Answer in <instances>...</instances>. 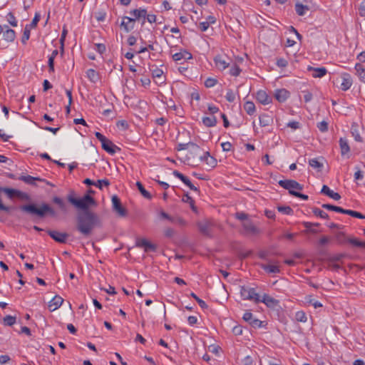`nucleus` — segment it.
Instances as JSON below:
<instances>
[{"instance_id":"19","label":"nucleus","mask_w":365,"mask_h":365,"mask_svg":"<svg viewBox=\"0 0 365 365\" xmlns=\"http://www.w3.org/2000/svg\"><path fill=\"white\" fill-rule=\"evenodd\" d=\"M307 70L312 72V76L314 78H322L327 73V70L324 67L314 68L309 66Z\"/></svg>"},{"instance_id":"62","label":"nucleus","mask_w":365,"mask_h":365,"mask_svg":"<svg viewBox=\"0 0 365 365\" xmlns=\"http://www.w3.org/2000/svg\"><path fill=\"white\" fill-rule=\"evenodd\" d=\"M288 65L286 59L280 58L277 59V66L280 68H284Z\"/></svg>"},{"instance_id":"30","label":"nucleus","mask_w":365,"mask_h":365,"mask_svg":"<svg viewBox=\"0 0 365 365\" xmlns=\"http://www.w3.org/2000/svg\"><path fill=\"white\" fill-rule=\"evenodd\" d=\"M130 14L131 15H133L134 16V18L133 19H135V21L137 19H139L140 18H145V16H147V11L146 9H133L132 11H130Z\"/></svg>"},{"instance_id":"35","label":"nucleus","mask_w":365,"mask_h":365,"mask_svg":"<svg viewBox=\"0 0 365 365\" xmlns=\"http://www.w3.org/2000/svg\"><path fill=\"white\" fill-rule=\"evenodd\" d=\"M182 202L190 204V208L195 212H197V207L195 205L194 200L189 195L188 193H186L183 195Z\"/></svg>"},{"instance_id":"15","label":"nucleus","mask_w":365,"mask_h":365,"mask_svg":"<svg viewBox=\"0 0 365 365\" xmlns=\"http://www.w3.org/2000/svg\"><path fill=\"white\" fill-rule=\"evenodd\" d=\"M38 182L44 183L46 185H49L51 186H53V184L46 181L45 179L40 178L38 177H32L31 175H24V183H26V184H29L31 185H34V186H38Z\"/></svg>"},{"instance_id":"31","label":"nucleus","mask_w":365,"mask_h":365,"mask_svg":"<svg viewBox=\"0 0 365 365\" xmlns=\"http://www.w3.org/2000/svg\"><path fill=\"white\" fill-rule=\"evenodd\" d=\"M256 98L257 101L264 105L268 104L269 103V98L264 91H259L257 93Z\"/></svg>"},{"instance_id":"32","label":"nucleus","mask_w":365,"mask_h":365,"mask_svg":"<svg viewBox=\"0 0 365 365\" xmlns=\"http://www.w3.org/2000/svg\"><path fill=\"white\" fill-rule=\"evenodd\" d=\"M52 202L57 205L59 209L63 212H66L67 210L66 205L65 202L61 199V197L58 196H54L52 198Z\"/></svg>"},{"instance_id":"17","label":"nucleus","mask_w":365,"mask_h":365,"mask_svg":"<svg viewBox=\"0 0 365 365\" xmlns=\"http://www.w3.org/2000/svg\"><path fill=\"white\" fill-rule=\"evenodd\" d=\"M173 175L179 178L183 183H185L189 188L194 191H199L198 188L195 187L187 177L180 173L178 170H174L173 173Z\"/></svg>"},{"instance_id":"48","label":"nucleus","mask_w":365,"mask_h":365,"mask_svg":"<svg viewBox=\"0 0 365 365\" xmlns=\"http://www.w3.org/2000/svg\"><path fill=\"white\" fill-rule=\"evenodd\" d=\"M189 147H192L193 148H197V149H199V146L192 143V142H189L187 143H180L178 145V150H185V149H187Z\"/></svg>"},{"instance_id":"27","label":"nucleus","mask_w":365,"mask_h":365,"mask_svg":"<svg viewBox=\"0 0 365 365\" xmlns=\"http://www.w3.org/2000/svg\"><path fill=\"white\" fill-rule=\"evenodd\" d=\"M202 122L206 127H213L217 123V119L215 115H204Z\"/></svg>"},{"instance_id":"36","label":"nucleus","mask_w":365,"mask_h":365,"mask_svg":"<svg viewBox=\"0 0 365 365\" xmlns=\"http://www.w3.org/2000/svg\"><path fill=\"white\" fill-rule=\"evenodd\" d=\"M15 38V32L14 30L8 29L3 33V39L7 42L13 41Z\"/></svg>"},{"instance_id":"39","label":"nucleus","mask_w":365,"mask_h":365,"mask_svg":"<svg viewBox=\"0 0 365 365\" xmlns=\"http://www.w3.org/2000/svg\"><path fill=\"white\" fill-rule=\"evenodd\" d=\"M309 165L312 168L317 169L318 171H321L324 166L323 163L322 162L319 161V160L317 158L310 159L309 160Z\"/></svg>"},{"instance_id":"20","label":"nucleus","mask_w":365,"mask_h":365,"mask_svg":"<svg viewBox=\"0 0 365 365\" xmlns=\"http://www.w3.org/2000/svg\"><path fill=\"white\" fill-rule=\"evenodd\" d=\"M63 302V299L58 295H56L48 303V308L50 311H55L61 307Z\"/></svg>"},{"instance_id":"16","label":"nucleus","mask_w":365,"mask_h":365,"mask_svg":"<svg viewBox=\"0 0 365 365\" xmlns=\"http://www.w3.org/2000/svg\"><path fill=\"white\" fill-rule=\"evenodd\" d=\"M242 318L254 328H259L262 327V322L258 319L253 318L252 314L250 312H246Z\"/></svg>"},{"instance_id":"40","label":"nucleus","mask_w":365,"mask_h":365,"mask_svg":"<svg viewBox=\"0 0 365 365\" xmlns=\"http://www.w3.org/2000/svg\"><path fill=\"white\" fill-rule=\"evenodd\" d=\"M343 214L349 215L353 217H356L359 219H365V215L357 211L351 210H345L344 209Z\"/></svg>"},{"instance_id":"55","label":"nucleus","mask_w":365,"mask_h":365,"mask_svg":"<svg viewBox=\"0 0 365 365\" xmlns=\"http://www.w3.org/2000/svg\"><path fill=\"white\" fill-rule=\"evenodd\" d=\"M217 83V80L212 78H207L205 81V86L207 88H212Z\"/></svg>"},{"instance_id":"44","label":"nucleus","mask_w":365,"mask_h":365,"mask_svg":"<svg viewBox=\"0 0 365 365\" xmlns=\"http://www.w3.org/2000/svg\"><path fill=\"white\" fill-rule=\"evenodd\" d=\"M355 69L358 73L360 80L363 82H365V69L360 63H356L355 66Z\"/></svg>"},{"instance_id":"8","label":"nucleus","mask_w":365,"mask_h":365,"mask_svg":"<svg viewBox=\"0 0 365 365\" xmlns=\"http://www.w3.org/2000/svg\"><path fill=\"white\" fill-rule=\"evenodd\" d=\"M197 225L201 234L207 237H211L212 228L214 227L212 220H204L198 222Z\"/></svg>"},{"instance_id":"34","label":"nucleus","mask_w":365,"mask_h":365,"mask_svg":"<svg viewBox=\"0 0 365 365\" xmlns=\"http://www.w3.org/2000/svg\"><path fill=\"white\" fill-rule=\"evenodd\" d=\"M295 10L296 13L299 16H304L305 14V11L309 10V7L307 5H303L302 4L297 2L295 4Z\"/></svg>"},{"instance_id":"25","label":"nucleus","mask_w":365,"mask_h":365,"mask_svg":"<svg viewBox=\"0 0 365 365\" xmlns=\"http://www.w3.org/2000/svg\"><path fill=\"white\" fill-rule=\"evenodd\" d=\"M272 115H258L257 120L262 127L269 126L273 123Z\"/></svg>"},{"instance_id":"50","label":"nucleus","mask_w":365,"mask_h":365,"mask_svg":"<svg viewBox=\"0 0 365 365\" xmlns=\"http://www.w3.org/2000/svg\"><path fill=\"white\" fill-rule=\"evenodd\" d=\"M295 319L297 322H305L307 319L305 312L303 311L297 312L295 314Z\"/></svg>"},{"instance_id":"24","label":"nucleus","mask_w":365,"mask_h":365,"mask_svg":"<svg viewBox=\"0 0 365 365\" xmlns=\"http://www.w3.org/2000/svg\"><path fill=\"white\" fill-rule=\"evenodd\" d=\"M201 160L205 161L207 165L210 168H213L217 165V160L213 157L210 156L209 152L205 153L203 156L200 157Z\"/></svg>"},{"instance_id":"33","label":"nucleus","mask_w":365,"mask_h":365,"mask_svg":"<svg viewBox=\"0 0 365 365\" xmlns=\"http://www.w3.org/2000/svg\"><path fill=\"white\" fill-rule=\"evenodd\" d=\"M86 76L93 83H96L99 80L98 73L92 68L87 71Z\"/></svg>"},{"instance_id":"6","label":"nucleus","mask_w":365,"mask_h":365,"mask_svg":"<svg viewBox=\"0 0 365 365\" xmlns=\"http://www.w3.org/2000/svg\"><path fill=\"white\" fill-rule=\"evenodd\" d=\"M240 295L243 299L254 300L255 303L260 301L259 295L255 292L253 287H240Z\"/></svg>"},{"instance_id":"57","label":"nucleus","mask_w":365,"mask_h":365,"mask_svg":"<svg viewBox=\"0 0 365 365\" xmlns=\"http://www.w3.org/2000/svg\"><path fill=\"white\" fill-rule=\"evenodd\" d=\"M106 17V12L103 10L98 11L96 14V19L98 21H103Z\"/></svg>"},{"instance_id":"22","label":"nucleus","mask_w":365,"mask_h":365,"mask_svg":"<svg viewBox=\"0 0 365 365\" xmlns=\"http://www.w3.org/2000/svg\"><path fill=\"white\" fill-rule=\"evenodd\" d=\"M289 96V92L284 88L275 91L274 97L279 102H284Z\"/></svg>"},{"instance_id":"23","label":"nucleus","mask_w":365,"mask_h":365,"mask_svg":"<svg viewBox=\"0 0 365 365\" xmlns=\"http://www.w3.org/2000/svg\"><path fill=\"white\" fill-rule=\"evenodd\" d=\"M192 58V54L186 50L180 51L179 53H176L173 55V58L175 61H178L182 59L189 60Z\"/></svg>"},{"instance_id":"2","label":"nucleus","mask_w":365,"mask_h":365,"mask_svg":"<svg viewBox=\"0 0 365 365\" xmlns=\"http://www.w3.org/2000/svg\"><path fill=\"white\" fill-rule=\"evenodd\" d=\"M24 213L30 216L34 221L43 219L47 215L56 217V212L47 203L38 205L34 202L24 204Z\"/></svg>"},{"instance_id":"9","label":"nucleus","mask_w":365,"mask_h":365,"mask_svg":"<svg viewBox=\"0 0 365 365\" xmlns=\"http://www.w3.org/2000/svg\"><path fill=\"white\" fill-rule=\"evenodd\" d=\"M111 200L113 210L121 217L126 216L128 212L126 209L123 207L120 198L117 195H113Z\"/></svg>"},{"instance_id":"12","label":"nucleus","mask_w":365,"mask_h":365,"mask_svg":"<svg viewBox=\"0 0 365 365\" xmlns=\"http://www.w3.org/2000/svg\"><path fill=\"white\" fill-rule=\"evenodd\" d=\"M135 23V19H133L131 17L124 16L122 17V21L120 23V26L126 33H128L134 29Z\"/></svg>"},{"instance_id":"61","label":"nucleus","mask_w":365,"mask_h":365,"mask_svg":"<svg viewBox=\"0 0 365 365\" xmlns=\"http://www.w3.org/2000/svg\"><path fill=\"white\" fill-rule=\"evenodd\" d=\"M163 74V71L158 68H155L154 70L152 71V75L153 78H161Z\"/></svg>"},{"instance_id":"7","label":"nucleus","mask_w":365,"mask_h":365,"mask_svg":"<svg viewBox=\"0 0 365 365\" xmlns=\"http://www.w3.org/2000/svg\"><path fill=\"white\" fill-rule=\"evenodd\" d=\"M278 184L284 189L287 190L290 195L291 192H297L294 190H302L304 187L302 185L294 180H280Z\"/></svg>"},{"instance_id":"13","label":"nucleus","mask_w":365,"mask_h":365,"mask_svg":"<svg viewBox=\"0 0 365 365\" xmlns=\"http://www.w3.org/2000/svg\"><path fill=\"white\" fill-rule=\"evenodd\" d=\"M47 233L53 240L59 243H66V239L68 237L67 233L56 230H47Z\"/></svg>"},{"instance_id":"43","label":"nucleus","mask_w":365,"mask_h":365,"mask_svg":"<svg viewBox=\"0 0 365 365\" xmlns=\"http://www.w3.org/2000/svg\"><path fill=\"white\" fill-rule=\"evenodd\" d=\"M347 242L353 246L365 248V242H361L356 238L349 237Z\"/></svg>"},{"instance_id":"52","label":"nucleus","mask_w":365,"mask_h":365,"mask_svg":"<svg viewBox=\"0 0 365 365\" xmlns=\"http://www.w3.org/2000/svg\"><path fill=\"white\" fill-rule=\"evenodd\" d=\"M244 108L247 111L248 114L253 113L255 110V106L254 103L251 101H247L244 105Z\"/></svg>"},{"instance_id":"56","label":"nucleus","mask_w":365,"mask_h":365,"mask_svg":"<svg viewBox=\"0 0 365 365\" xmlns=\"http://www.w3.org/2000/svg\"><path fill=\"white\" fill-rule=\"evenodd\" d=\"M241 72L240 67L235 64L230 70V75L233 76H238Z\"/></svg>"},{"instance_id":"21","label":"nucleus","mask_w":365,"mask_h":365,"mask_svg":"<svg viewBox=\"0 0 365 365\" xmlns=\"http://www.w3.org/2000/svg\"><path fill=\"white\" fill-rule=\"evenodd\" d=\"M321 193L327 195L335 200H339L341 199V195L338 192H335L330 190V188L326 185L322 186Z\"/></svg>"},{"instance_id":"41","label":"nucleus","mask_w":365,"mask_h":365,"mask_svg":"<svg viewBox=\"0 0 365 365\" xmlns=\"http://www.w3.org/2000/svg\"><path fill=\"white\" fill-rule=\"evenodd\" d=\"M343 214L349 215L353 217H356L359 219H365V215L357 211L351 210H345L344 209Z\"/></svg>"},{"instance_id":"47","label":"nucleus","mask_w":365,"mask_h":365,"mask_svg":"<svg viewBox=\"0 0 365 365\" xmlns=\"http://www.w3.org/2000/svg\"><path fill=\"white\" fill-rule=\"evenodd\" d=\"M312 212L314 215L320 217L321 218H323V219L329 218L328 214L326 213L325 212H324L323 210H320L319 208L314 207L312 209Z\"/></svg>"},{"instance_id":"37","label":"nucleus","mask_w":365,"mask_h":365,"mask_svg":"<svg viewBox=\"0 0 365 365\" xmlns=\"http://www.w3.org/2000/svg\"><path fill=\"white\" fill-rule=\"evenodd\" d=\"M136 186H137L138 190L140 191V192L141 193V195L145 198L148 199V200H150L152 198L151 194L145 189V187H143V184L140 182L138 181L136 182Z\"/></svg>"},{"instance_id":"29","label":"nucleus","mask_w":365,"mask_h":365,"mask_svg":"<svg viewBox=\"0 0 365 365\" xmlns=\"http://www.w3.org/2000/svg\"><path fill=\"white\" fill-rule=\"evenodd\" d=\"M339 143L341 155H344L350 152V147H349L348 142L346 139L341 138L339 139Z\"/></svg>"},{"instance_id":"46","label":"nucleus","mask_w":365,"mask_h":365,"mask_svg":"<svg viewBox=\"0 0 365 365\" xmlns=\"http://www.w3.org/2000/svg\"><path fill=\"white\" fill-rule=\"evenodd\" d=\"M277 210L284 215H293V210L289 206H278Z\"/></svg>"},{"instance_id":"45","label":"nucleus","mask_w":365,"mask_h":365,"mask_svg":"<svg viewBox=\"0 0 365 365\" xmlns=\"http://www.w3.org/2000/svg\"><path fill=\"white\" fill-rule=\"evenodd\" d=\"M336 241L338 242V243L339 244H344L346 242H347V239L349 237H346V234L343 232H338L336 234Z\"/></svg>"},{"instance_id":"60","label":"nucleus","mask_w":365,"mask_h":365,"mask_svg":"<svg viewBox=\"0 0 365 365\" xmlns=\"http://www.w3.org/2000/svg\"><path fill=\"white\" fill-rule=\"evenodd\" d=\"M317 128L321 132H326L328 130V123L323 120L317 124Z\"/></svg>"},{"instance_id":"64","label":"nucleus","mask_w":365,"mask_h":365,"mask_svg":"<svg viewBox=\"0 0 365 365\" xmlns=\"http://www.w3.org/2000/svg\"><path fill=\"white\" fill-rule=\"evenodd\" d=\"M242 363L243 365H252L253 360L251 356H247L242 360Z\"/></svg>"},{"instance_id":"51","label":"nucleus","mask_w":365,"mask_h":365,"mask_svg":"<svg viewBox=\"0 0 365 365\" xmlns=\"http://www.w3.org/2000/svg\"><path fill=\"white\" fill-rule=\"evenodd\" d=\"M16 323V317L7 315L4 318V324L6 326H12Z\"/></svg>"},{"instance_id":"18","label":"nucleus","mask_w":365,"mask_h":365,"mask_svg":"<svg viewBox=\"0 0 365 365\" xmlns=\"http://www.w3.org/2000/svg\"><path fill=\"white\" fill-rule=\"evenodd\" d=\"M242 227L247 234L255 235L259 232V229L250 220L245 221L242 223Z\"/></svg>"},{"instance_id":"63","label":"nucleus","mask_w":365,"mask_h":365,"mask_svg":"<svg viewBox=\"0 0 365 365\" xmlns=\"http://www.w3.org/2000/svg\"><path fill=\"white\" fill-rule=\"evenodd\" d=\"M359 14L361 16H365V0L360 3L359 6Z\"/></svg>"},{"instance_id":"58","label":"nucleus","mask_w":365,"mask_h":365,"mask_svg":"<svg viewBox=\"0 0 365 365\" xmlns=\"http://www.w3.org/2000/svg\"><path fill=\"white\" fill-rule=\"evenodd\" d=\"M116 126L123 130H127L129 127L128 122L125 120H118L116 123Z\"/></svg>"},{"instance_id":"1","label":"nucleus","mask_w":365,"mask_h":365,"mask_svg":"<svg viewBox=\"0 0 365 365\" xmlns=\"http://www.w3.org/2000/svg\"><path fill=\"white\" fill-rule=\"evenodd\" d=\"M102 226L101 220L92 210L78 212L76 216V229L83 236L88 237L96 227Z\"/></svg>"},{"instance_id":"38","label":"nucleus","mask_w":365,"mask_h":365,"mask_svg":"<svg viewBox=\"0 0 365 365\" xmlns=\"http://www.w3.org/2000/svg\"><path fill=\"white\" fill-rule=\"evenodd\" d=\"M262 268L268 273H279L280 272L279 267L272 264H262Z\"/></svg>"},{"instance_id":"42","label":"nucleus","mask_w":365,"mask_h":365,"mask_svg":"<svg viewBox=\"0 0 365 365\" xmlns=\"http://www.w3.org/2000/svg\"><path fill=\"white\" fill-rule=\"evenodd\" d=\"M322 207L324 209H327L328 210H331V211H334V212H340V213H342L343 214V212H344V208L341 207H339V206H336V205H331V204H323L322 205Z\"/></svg>"},{"instance_id":"4","label":"nucleus","mask_w":365,"mask_h":365,"mask_svg":"<svg viewBox=\"0 0 365 365\" xmlns=\"http://www.w3.org/2000/svg\"><path fill=\"white\" fill-rule=\"evenodd\" d=\"M0 192H4L6 194V195L10 199L23 198V192L16 189L0 187ZM11 209V207L4 205L2 203L1 200L0 199V210L9 212Z\"/></svg>"},{"instance_id":"3","label":"nucleus","mask_w":365,"mask_h":365,"mask_svg":"<svg viewBox=\"0 0 365 365\" xmlns=\"http://www.w3.org/2000/svg\"><path fill=\"white\" fill-rule=\"evenodd\" d=\"M67 200L75 207L81 210V212L91 210V206L96 205L95 199L89 195H85L81 198L76 197L74 191L71 190L67 196Z\"/></svg>"},{"instance_id":"59","label":"nucleus","mask_w":365,"mask_h":365,"mask_svg":"<svg viewBox=\"0 0 365 365\" xmlns=\"http://www.w3.org/2000/svg\"><path fill=\"white\" fill-rule=\"evenodd\" d=\"M7 21L12 26H17V21L12 13L9 12L6 16Z\"/></svg>"},{"instance_id":"26","label":"nucleus","mask_w":365,"mask_h":365,"mask_svg":"<svg viewBox=\"0 0 365 365\" xmlns=\"http://www.w3.org/2000/svg\"><path fill=\"white\" fill-rule=\"evenodd\" d=\"M352 85V80L349 74L344 73L342 76V82L341 83V88L343 91H346L350 88Z\"/></svg>"},{"instance_id":"28","label":"nucleus","mask_w":365,"mask_h":365,"mask_svg":"<svg viewBox=\"0 0 365 365\" xmlns=\"http://www.w3.org/2000/svg\"><path fill=\"white\" fill-rule=\"evenodd\" d=\"M351 133L354 140L357 142H362L363 138L361 137L359 131V125L356 123H353L351 128Z\"/></svg>"},{"instance_id":"54","label":"nucleus","mask_w":365,"mask_h":365,"mask_svg":"<svg viewBox=\"0 0 365 365\" xmlns=\"http://www.w3.org/2000/svg\"><path fill=\"white\" fill-rule=\"evenodd\" d=\"M344 257L345 255L342 253L334 255L328 259V262H336L341 261Z\"/></svg>"},{"instance_id":"10","label":"nucleus","mask_w":365,"mask_h":365,"mask_svg":"<svg viewBox=\"0 0 365 365\" xmlns=\"http://www.w3.org/2000/svg\"><path fill=\"white\" fill-rule=\"evenodd\" d=\"M259 302L264 303L268 308L277 309L280 308L279 301L276 299L267 294H264Z\"/></svg>"},{"instance_id":"53","label":"nucleus","mask_w":365,"mask_h":365,"mask_svg":"<svg viewBox=\"0 0 365 365\" xmlns=\"http://www.w3.org/2000/svg\"><path fill=\"white\" fill-rule=\"evenodd\" d=\"M109 185L110 182L108 179L98 180L96 182V186L101 190H102L103 186L108 187Z\"/></svg>"},{"instance_id":"5","label":"nucleus","mask_w":365,"mask_h":365,"mask_svg":"<svg viewBox=\"0 0 365 365\" xmlns=\"http://www.w3.org/2000/svg\"><path fill=\"white\" fill-rule=\"evenodd\" d=\"M95 135L96 138L101 143L102 148L109 154L113 155L116 151L120 150V148L113 144V143L106 138L103 134L99 132H96Z\"/></svg>"},{"instance_id":"14","label":"nucleus","mask_w":365,"mask_h":365,"mask_svg":"<svg viewBox=\"0 0 365 365\" xmlns=\"http://www.w3.org/2000/svg\"><path fill=\"white\" fill-rule=\"evenodd\" d=\"M227 60V56L220 54L214 58L215 66L220 70H225L230 66V62Z\"/></svg>"},{"instance_id":"49","label":"nucleus","mask_w":365,"mask_h":365,"mask_svg":"<svg viewBox=\"0 0 365 365\" xmlns=\"http://www.w3.org/2000/svg\"><path fill=\"white\" fill-rule=\"evenodd\" d=\"M190 297L196 300V302L198 303L199 306L202 309H207L208 307V306L205 303V302L203 301L202 299H200L195 293L192 292L190 294Z\"/></svg>"},{"instance_id":"11","label":"nucleus","mask_w":365,"mask_h":365,"mask_svg":"<svg viewBox=\"0 0 365 365\" xmlns=\"http://www.w3.org/2000/svg\"><path fill=\"white\" fill-rule=\"evenodd\" d=\"M136 246L139 247H143L145 252H155L157 250V247L155 245L151 243L146 239L143 238L137 240Z\"/></svg>"}]
</instances>
